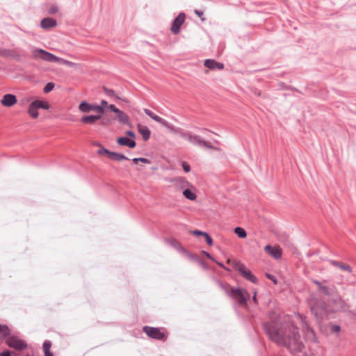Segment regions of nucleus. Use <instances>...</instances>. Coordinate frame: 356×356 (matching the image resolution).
<instances>
[{"label":"nucleus","instance_id":"obj_1","mask_svg":"<svg viewBox=\"0 0 356 356\" xmlns=\"http://www.w3.org/2000/svg\"><path fill=\"white\" fill-rule=\"evenodd\" d=\"M270 322L264 323L263 327L270 339L279 346L286 347L291 353L302 352L304 344L298 328L291 317L280 316L277 312L269 313Z\"/></svg>","mask_w":356,"mask_h":356},{"label":"nucleus","instance_id":"obj_2","mask_svg":"<svg viewBox=\"0 0 356 356\" xmlns=\"http://www.w3.org/2000/svg\"><path fill=\"white\" fill-rule=\"evenodd\" d=\"M309 305L317 322L319 323L330 318L332 311L323 300L312 297L309 302Z\"/></svg>","mask_w":356,"mask_h":356},{"label":"nucleus","instance_id":"obj_3","mask_svg":"<svg viewBox=\"0 0 356 356\" xmlns=\"http://www.w3.org/2000/svg\"><path fill=\"white\" fill-rule=\"evenodd\" d=\"M33 54L35 58H40L47 62L62 63L69 67H74L76 65L74 63L57 57L53 54L42 49H34L33 51Z\"/></svg>","mask_w":356,"mask_h":356},{"label":"nucleus","instance_id":"obj_4","mask_svg":"<svg viewBox=\"0 0 356 356\" xmlns=\"http://www.w3.org/2000/svg\"><path fill=\"white\" fill-rule=\"evenodd\" d=\"M228 296L232 297L235 300H237L241 304H244L248 299L250 298V294L247 291L242 288L231 289L228 290L224 288Z\"/></svg>","mask_w":356,"mask_h":356},{"label":"nucleus","instance_id":"obj_5","mask_svg":"<svg viewBox=\"0 0 356 356\" xmlns=\"http://www.w3.org/2000/svg\"><path fill=\"white\" fill-rule=\"evenodd\" d=\"M6 344L16 350H22L27 347L26 343L16 336H10L6 339Z\"/></svg>","mask_w":356,"mask_h":356},{"label":"nucleus","instance_id":"obj_6","mask_svg":"<svg viewBox=\"0 0 356 356\" xmlns=\"http://www.w3.org/2000/svg\"><path fill=\"white\" fill-rule=\"evenodd\" d=\"M143 332L149 337L158 340H162L164 339L165 336L163 332H161L159 328L145 326L143 327Z\"/></svg>","mask_w":356,"mask_h":356},{"label":"nucleus","instance_id":"obj_7","mask_svg":"<svg viewBox=\"0 0 356 356\" xmlns=\"http://www.w3.org/2000/svg\"><path fill=\"white\" fill-rule=\"evenodd\" d=\"M299 318L302 322L305 340L307 341L316 342V334L314 332L313 329H312L310 326L307 324V323L302 319V316H299Z\"/></svg>","mask_w":356,"mask_h":356},{"label":"nucleus","instance_id":"obj_8","mask_svg":"<svg viewBox=\"0 0 356 356\" xmlns=\"http://www.w3.org/2000/svg\"><path fill=\"white\" fill-rule=\"evenodd\" d=\"M186 15L184 13H181L174 19L170 30L174 34H178L180 31L181 26L185 21Z\"/></svg>","mask_w":356,"mask_h":356},{"label":"nucleus","instance_id":"obj_9","mask_svg":"<svg viewBox=\"0 0 356 356\" xmlns=\"http://www.w3.org/2000/svg\"><path fill=\"white\" fill-rule=\"evenodd\" d=\"M17 102V97L13 94H6L3 96L1 104L7 107H11Z\"/></svg>","mask_w":356,"mask_h":356},{"label":"nucleus","instance_id":"obj_10","mask_svg":"<svg viewBox=\"0 0 356 356\" xmlns=\"http://www.w3.org/2000/svg\"><path fill=\"white\" fill-rule=\"evenodd\" d=\"M171 183H172L175 186L179 188H186L189 186H191V184L184 177H177L173 179H172L170 181Z\"/></svg>","mask_w":356,"mask_h":356},{"label":"nucleus","instance_id":"obj_11","mask_svg":"<svg viewBox=\"0 0 356 356\" xmlns=\"http://www.w3.org/2000/svg\"><path fill=\"white\" fill-rule=\"evenodd\" d=\"M264 250L275 259H278L282 257V250L279 247H272L267 245L264 247Z\"/></svg>","mask_w":356,"mask_h":356},{"label":"nucleus","instance_id":"obj_12","mask_svg":"<svg viewBox=\"0 0 356 356\" xmlns=\"http://www.w3.org/2000/svg\"><path fill=\"white\" fill-rule=\"evenodd\" d=\"M117 143L121 146H127L129 148H134L136 145L135 140L127 137H120L117 140Z\"/></svg>","mask_w":356,"mask_h":356},{"label":"nucleus","instance_id":"obj_13","mask_svg":"<svg viewBox=\"0 0 356 356\" xmlns=\"http://www.w3.org/2000/svg\"><path fill=\"white\" fill-rule=\"evenodd\" d=\"M204 66L211 70H222L224 67V65L221 63H218L213 59H207L204 60Z\"/></svg>","mask_w":356,"mask_h":356},{"label":"nucleus","instance_id":"obj_14","mask_svg":"<svg viewBox=\"0 0 356 356\" xmlns=\"http://www.w3.org/2000/svg\"><path fill=\"white\" fill-rule=\"evenodd\" d=\"M56 21L54 19L50 17L44 18L40 22V26L44 29L53 28L56 26Z\"/></svg>","mask_w":356,"mask_h":356},{"label":"nucleus","instance_id":"obj_15","mask_svg":"<svg viewBox=\"0 0 356 356\" xmlns=\"http://www.w3.org/2000/svg\"><path fill=\"white\" fill-rule=\"evenodd\" d=\"M138 131L142 135L144 140H147L150 138L151 131L149 128L145 125L138 124Z\"/></svg>","mask_w":356,"mask_h":356},{"label":"nucleus","instance_id":"obj_16","mask_svg":"<svg viewBox=\"0 0 356 356\" xmlns=\"http://www.w3.org/2000/svg\"><path fill=\"white\" fill-rule=\"evenodd\" d=\"M102 116L100 115H85L83 116L81 119V122L85 124H93L97 120H100Z\"/></svg>","mask_w":356,"mask_h":356},{"label":"nucleus","instance_id":"obj_17","mask_svg":"<svg viewBox=\"0 0 356 356\" xmlns=\"http://www.w3.org/2000/svg\"><path fill=\"white\" fill-rule=\"evenodd\" d=\"M115 114L117 115V118H118V121L120 123L124 124H130L129 118L125 113H124L123 111H122L121 110L119 109L115 113Z\"/></svg>","mask_w":356,"mask_h":356},{"label":"nucleus","instance_id":"obj_18","mask_svg":"<svg viewBox=\"0 0 356 356\" xmlns=\"http://www.w3.org/2000/svg\"><path fill=\"white\" fill-rule=\"evenodd\" d=\"M331 301L337 309H344L346 307L345 302L339 296L332 298Z\"/></svg>","mask_w":356,"mask_h":356},{"label":"nucleus","instance_id":"obj_19","mask_svg":"<svg viewBox=\"0 0 356 356\" xmlns=\"http://www.w3.org/2000/svg\"><path fill=\"white\" fill-rule=\"evenodd\" d=\"M93 105L83 101L79 106V109L83 113H90L92 111Z\"/></svg>","mask_w":356,"mask_h":356},{"label":"nucleus","instance_id":"obj_20","mask_svg":"<svg viewBox=\"0 0 356 356\" xmlns=\"http://www.w3.org/2000/svg\"><path fill=\"white\" fill-rule=\"evenodd\" d=\"M171 127H172V129H168L170 131H171L172 133H174L175 134L179 135L182 138L186 139V136H187V134H188L189 131H184L181 128H175L172 124H171Z\"/></svg>","mask_w":356,"mask_h":356},{"label":"nucleus","instance_id":"obj_21","mask_svg":"<svg viewBox=\"0 0 356 356\" xmlns=\"http://www.w3.org/2000/svg\"><path fill=\"white\" fill-rule=\"evenodd\" d=\"M38 108L35 106L33 102H31L28 108V113L32 118H37L38 117Z\"/></svg>","mask_w":356,"mask_h":356},{"label":"nucleus","instance_id":"obj_22","mask_svg":"<svg viewBox=\"0 0 356 356\" xmlns=\"http://www.w3.org/2000/svg\"><path fill=\"white\" fill-rule=\"evenodd\" d=\"M313 282L318 286V289L327 296H331L330 289L325 285H323L319 281L314 280Z\"/></svg>","mask_w":356,"mask_h":356},{"label":"nucleus","instance_id":"obj_23","mask_svg":"<svg viewBox=\"0 0 356 356\" xmlns=\"http://www.w3.org/2000/svg\"><path fill=\"white\" fill-rule=\"evenodd\" d=\"M152 119L154 120V121L159 122V124H161L162 126L166 127L167 129H172L171 124H170L166 120H165L164 119H163L162 118L159 117V115H157L156 114L154 116H152Z\"/></svg>","mask_w":356,"mask_h":356},{"label":"nucleus","instance_id":"obj_24","mask_svg":"<svg viewBox=\"0 0 356 356\" xmlns=\"http://www.w3.org/2000/svg\"><path fill=\"white\" fill-rule=\"evenodd\" d=\"M330 263L333 266H334L336 267H338V268H341L343 270H345V271H347V272H349V273L352 272L351 267L349 265H348V264H341V263H340L339 261H331Z\"/></svg>","mask_w":356,"mask_h":356},{"label":"nucleus","instance_id":"obj_25","mask_svg":"<svg viewBox=\"0 0 356 356\" xmlns=\"http://www.w3.org/2000/svg\"><path fill=\"white\" fill-rule=\"evenodd\" d=\"M10 334L9 327L7 325L0 324V340L8 337Z\"/></svg>","mask_w":356,"mask_h":356},{"label":"nucleus","instance_id":"obj_26","mask_svg":"<svg viewBox=\"0 0 356 356\" xmlns=\"http://www.w3.org/2000/svg\"><path fill=\"white\" fill-rule=\"evenodd\" d=\"M232 264L234 268L238 271L241 275L243 274V272H245L247 270L245 265L238 261H233Z\"/></svg>","mask_w":356,"mask_h":356},{"label":"nucleus","instance_id":"obj_27","mask_svg":"<svg viewBox=\"0 0 356 356\" xmlns=\"http://www.w3.org/2000/svg\"><path fill=\"white\" fill-rule=\"evenodd\" d=\"M109 158H111L115 161H120L122 160H129V158L127 157L126 156H124V154H120V153H116L114 152H111V153H110Z\"/></svg>","mask_w":356,"mask_h":356},{"label":"nucleus","instance_id":"obj_28","mask_svg":"<svg viewBox=\"0 0 356 356\" xmlns=\"http://www.w3.org/2000/svg\"><path fill=\"white\" fill-rule=\"evenodd\" d=\"M51 347V342L49 340H46L43 343V350L45 356H54L53 353L50 352V348Z\"/></svg>","mask_w":356,"mask_h":356},{"label":"nucleus","instance_id":"obj_29","mask_svg":"<svg viewBox=\"0 0 356 356\" xmlns=\"http://www.w3.org/2000/svg\"><path fill=\"white\" fill-rule=\"evenodd\" d=\"M242 275L248 280L250 281L252 283H257V277L252 274V273L248 269L243 272Z\"/></svg>","mask_w":356,"mask_h":356},{"label":"nucleus","instance_id":"obj_30","mask_svg":"<svg viewBox=\"0 0 356 356\" xmlns=\"http://www.w3.org/2000/svg\"><path fill=\"white\" fill-rule=\"evenodd\" d=\"M33 102L38 108H43L47 110L50 108L49 104L47 102L41 100H35Z\"/></svg>","mask_w":356,"mask_h":356},{"label":"nucleus","instance_id":"obj_31","mask_svg":"<svg viewBox=\"0 0 356 356\" xmlns=\"http://www.w3.org/2000/svg\"><path fill=\"white\" fill-rule=\"evenodd\" d=\"M184 196L189 200H195L197 197L196 195L189 188H186L183 191Z\"/></svg>","mask_w":356,"mask_h":356},{"label":"nucleus","instance_id":"obj_32","mask_svg":"<svg viewBox=\"0 0 356 356\" xmlns=\"http://www.w3.org/2000/svg\"><path fill=\"white\" fill-rule=\"evenodd\" d=\"M234 232L238 235L239 238H243L246 237L247 233L245 230L240 227H237L234 229Z\"/></svg>","mask_w":356,"mask_h":356},{"label":"nucleus","instance_id":"obj_33","mask_svg":"<svg viewBox=\"0 0 356 356\" xmlns=\"http://www.w3.org/2000/svg\"><path fill=\"white\" fill-rule=\"evenodd\" d=\"M170 244L174 247L175 249L179 250V251H184V248L180 245V243L175 241V240H170L169 241Z\"/></svg>","mask_w":356,"mask_h":356},{"label":"nucleus","instance_id":"obj_34","mask_svg":"<svg viewBox=\"0 0 356 356\" xmlns=\"http://www.w3.org/2000/svg\"><path fill=\"white\" fill-rule=\"evenodd\" d=\"M203 140L204 139H202L200 136L194 135V136L193 137V141L191 143L193 145L201 146Z\"/></svg>","mask_w":356,"mask_h":356},{"label":"nucleus","instance_id":"obj_35","mask_svg":"<svg viewBox=\"0 0 356 356\" xmlns=\"http://www.w3.org/2000/svg\"><path fill=\"white\" fill-rule=\"evenodd\" d=\"M104 93L108 97H113L118 98L116 96L115 92L113 90H111V89H109L107 88H104Z\"/></svg>","mask_w":356,"mask_h":356},{"label":"nucleus","instance_id":"obj_36","mask_svg":"<svg viewBox=\"0 0 356 356\" xmlns=\"http://www.w3.org/2000/svg\"><path fill=\"white\" fill-rule=\"evenodd\" d=\"M54 83L52 82H49L46 84V86H44V88L43 89V91H44V92L47 93V92H51L54 89Z\"/></svg>","mask_w":356,"mask_h":356},{"label":"nucleus","instance_id":"obj_37","mask_svg":"<svg viewBox=\"0 0 356 356\" xmlns=\"http://www.w3.org/2000/svg\"><path fill=\"white\" fill-rule=\"evenodd\" d=\"M92 111L99 113L101 115L104 113V108L100 105H93Z\"/></svg>","mask_w":356,"mask_h":356},{"label":"nucleus","instance_id":"obj_38","mask_svg":"<svg viewBox=\"0 0 356 356\" xmlns=\"http://www.w3.org/2000/svg\"><path fill=\"white\" fill-rule=\"evenodd\" d=\"M58 10V9L57 6L55 5H52L48 8L47 12L49 15H54V14L57 13Z\"/></svg>","mask_w":356,"mask_h":356},{"label":"nucleus","instance_id":"obj_39","mask_svg":"<svg viewBox=\"0 0 356 356\" xmlns=\"http://www.w3.org/2000/svg\"><path fill=\"white\" fill-rule=\"evenodd\" d=\"M110 153H111V152L104 147H101V148L98 150V154H106L108 157L110 156Z\"/></svg>","mask_w":356,"mask_h":356},{"label":"nucleus","instance_id":"obj_40","mask_svg":"<svg viewBox=\"0 0 356 356\" xmlns=\"http://www.w3.org/2000/svg\"><path fill=\"white\" fill-rule=\"evenodd\" d=\"M201 147H205L208 149H214V147L211 145V143L203 140Z\"/></svg>","mask_w":356,"mask_h":356},{"label":"nucleus","instance_id":"obj_41","mask_svg":"<svg viewBox=\"0 0 356 356\" xmlns=\"http://www.w3.org/2000/svg\"><path fill=\"white\" fill-rule=\"evenodd\" d=\"M29 102V98L25 97L19 100V104L22 106H25L27 105Z\"/></svg>","mask_w":356,"mask_h":356},{"label":"nucleus","instance_id":"obj_42","mask_svg":"<svg viewBox=\"0 0 356 356\" xmlns=\"http://www.w3.org/2000/svg\"><path fill=\"white\" fill-rule=\"evenodd\" d=\"M205 239L206 242L209 245H211L213 244V240L212 238L207 233L205 234Z\"/></svg>","mask_w":356,"mask_h":356},{"label":"nucleus","instance_id":"obj_43","mask_svg":"<svg viewBox=\"0 0 356 356\" xmlns=\"http://www.w3.org/2000/svg\"><path fill=\"white\" fill-rule=\"evenodd\" d=\"M182 168L186 172H188L191 171V167L186 162L182 163Z\"/></svg>","mask_w":356,"mask_h":356},{"label":"nucleus","instance_id":"obj_44","mask_svg":"<svg viewBox=\"0 0 356 356\" xmlns=\"http://www.w3.org/2000/svg\"><path fill=\"white\" fill-rule=\"evenodd\" d=\"M330 330L332 332H338L340 330V326L338 325H332Z\"/></svg>","mask_w":356,"mask_h":356},{"label":"nucleus","instance_id":"obj_45","mask_svg":"<svg viewBox=\"0 0 356 356\" xmlns=\"http://www.w3.org/2000/svg\"><path fill=\"white\" fill-rule=\"evenodd\" d=\"M266 277H267L269 280H270L271 281H273L274 284H277V279H276V277H275V275H271V274L266 273Z\"/></svg>","mask_w":356,"mask_h":356},{"label":"nucleus","instance_id":"obj_46","mask_svg":"<svg viewBox=\"0 0 356 356\" xmlns=\"http://www.w3.org/2000/svg\"><path fill=\"white\" fill-rule=\"evenodd\" d=\"M108 108L111 111H112V112H113V113H115L119 110V108H117L115 105H113V104H110V105L108 106Z\"/></svg>","mask_w":356,"mask_h":356},{"label":"nucleus","instance_id":"obj_47","mask_svg":"<svg viewBox=\"0 0 356 356\" xmlns=\"http://www.w3.org/2000/svg\"><path fill=\"white\" fill-rule=\"evenodd\" d=\"M193 136H194V135L191 132H188V134L186 136V140L191 143L193 141Z\"/></svg>","mask_w":356,"mask_h":356},{"label":"nucleus","instance_id":"obj_48","mask_svg":"<svg viewBox=\"0 0 356 356\" xmlns=\"http://www.w3.org/2000/svg\"><path fill=\"white\" fill-rule=\"evenodd\" d=\"M144 112L145 113L146 115H147L151 118H152V116H154L155 115L152 111H150L149 109H147V108H145Z\"/></svg>","mask_w":356,"mask_h":356},{"label":"nucleus","instance_id":"obj_49","mask_svg":"<svg viewBox=\"0 0 356 356\" xmlns=\"http://www.w3.org/2000/svg\"><path fill=\"white\" fill-rule=\"evenodd\" d=\"M193 234L194 235H196V236H200V235H202V236H205V234H207L206 232H202V231H199V230H194L193 231Z\"/></svg>","mask_w":356,"mask_h":356},{"label":"nucleus","instance_id":"obj_50","mask_svg":"<svg viewBox=\"0 0 356 356\" xmlns=\"http://www.w3.org/2000/svg\"><path fill=\"white\" fill-rule=\"evenodd\" d=\"M125 134L131 138H133L136 137V134L133 131H127L125 132Z\"/></svg>","mask_w":356,"mask_h":356},{"label":"nucleus","instance_id":"obj_51","mask_svg":"<svg viewBox=\"0 0 356 356\" xmlns=\"http://www.w3.org/2000/svg\"><path fill=\"white\" fill-rule=\"evenodd\" d=\"M139 161L147 164L150 163V161L149 159L143 157H139Z\"/></svg>","mask_w":356,"mask_h":356},{"label":"nucleus","instance_id":"obj_52","mask_svg":"<svg viewBox=\"0 0 356 356\" xmlns=\"http://www.w3.org/2000/svg\"><path fill=\"white\" fill-rule=\"evenodd\" d=\"M202 253L206 255L207 257L209 258L212 261H215L214 258L208 252L202 251Z\"/></svg>","mask_w":356,"mask_h":356},{"label":"nucleus","instance_id":"obj_53","mask_svg":"<svg viewBox=\"0 0 356 356\" xmlns=\"http://www.w3.org/2000/svg\"><path fill=\"white\" fill-rule=\"evenodd\" d=\"M0 356H11L9 350H6L0 354Z\"/></svg>","mask_w":356,"mask_h":356},{"label":"nucleus","instance_id":"obj_54","mask_svg":"<svg viewBox=\"0 0 356 356\" xmlns=\"http://www.w3.org/2000/svg\"><path fill=\"white\" fill-rule=\"evenodd\" d=\"M195 13L198 15L199 17L202 16V12L200 11V10H195Z\"/></svg>","mask_w":356,"mask_h":356},{"label":"nucleus","instance_id":"obj_55","mask_svg":"<svg viewBox=\"0 0 356 356\" xmlns=\"http://www.w3.org/2000/svg\"><path fill=\"white\" fill-rule=\"evenodd\" d=\"M106 105H107V102L106 100H102L101 101V105L100 106H102L103 107H104Z\"/></svg>","mask_w":356,"mask_h":356},{"label":"nucleus","instance_id":"obj_56","mask_svg":"<svg viewBox=\"0 0 356 356\" xmlns=\"http://www.w3.org/2000/svg\"><path fill=\"white\" fill-rule=\"evenodd\" d=\"M132 161H133V162L136 163L139 162V157L138 158H134Z\"/></svg>","mask_w":356,"mask_h":356},{"label":"nucleus","instance_id":"obj_57","mask_svg":"<svg viewBox=\"0 0 356 356\" xmlns=\"http://www.w3.org/2000/svg\"><path fill=\"white\" fill-rule=\"evenodd\" d=\"M256 294H257V293H256V292H254V296H253V300H254L255 302H257Z\"/></svg>","mask_w":356,"mask_h":356},{"label":"nucleus","instance_id":"obj_58","mask_svg":"<svg viewBox=\"0 0 356 356\" xmlns=\"http://www.w3.org/2000/svg\"><path fill=\"white\" fill-rule=\"evenodd\" d=\"M217 264L218 266H221L222 268H225L224 265L222 263H220V262H217Z\"/></svg>","mask_w":356,"mask_h":356},{"label":"nucleus","instance_id":"obj_59","mask_svg":"<svg viewBox=\"0 0 356 356\" xmlns=\"http://www.w3.org/2000/svg\"><path fill=\"white\" fill-rule=\"evenodd\" d=\"M201 264H202L204 268H206V265L204 264V262H203V261H201Z\"/></svg>","mask_w":356,"mask_h":356},{"label":"nucleus","instance_id":"obj_60","mask_svg":"<svg viewBox=\"0 0 356 356\" xmlns=\"http://www.w3.org/2000/svg\"><path fill=\"white\" fill-rule=\"evenodd\" d=\"M199 130H207L206 129L197 128Z\"/></svg>","mask_w":356,"mask_h":356},{"label":"nucleus","instance_id":"obj_61","mask_svg":"<svg viewBox=\"0 0 356 356\" xmlns=\"http://www.w3.org/2000/svg\"><path fill=\"white\" fill-rule=\"evenodd\" d=\"M193 258L197 259V257L191 256Z\"/></svg>","mask_w":356,"mask_h":356}]
</instances>
